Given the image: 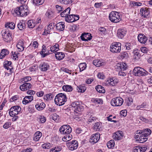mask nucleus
Here are the masks:
<instances>
[{
  "label": "nucleus",
  "mask_w": 152,
  "mask_h": 152,
  "mask_svg": "<svg viewBox=\"0 0 152 152\" xmlns=\"http://www.w3.org/2000/svg\"><path fill=\"white\" fill-rule=\"evenodd\" d=\"M66 100V95L64 94L60 93L56 95L55 97L54 101L56 104L60 106L64 104Z\"/></svg>",
  "instance_id": "1"
},
{
  "label": "nucleus",
  "mask_w": 152,
  "mask_h": 152,
  "mask_svg": "<svg viewBox=\"0 0 152 152\" xmlns=\"http://www.w3.org/2000/svg\"><path fill=\"white\" fill-rule=\"evenodd\" d=\"M15 13L20 16H27L28 13V9L23 6L17 7L15 10Z\"/></svg>",
  "instance_id": "2"
},
{
  "label": "nucleus",
  "mask_w": 152,
  "mask_h": 152,
  "mask_svg": "<svg viewBox=\"0 0 152 152\" xmlns=\"http://www.w3.org/2000/svg\"><path fill=\"white\" fill-rule=\"evenodd\" d=\"M109 18L110 21L115 23L119 22L121 20L119 13L115 11H112L110 14Z\"/></svg>",
  "instance_id": "3"
},
{
  "label": "nucleus",
  "mask_w": 152,
  "mask_h": 152,
  "mask_svg": "<svg viewBox=\"0 0 152 152\" xmlns=\"http://www.w3.org/2000/svg\"><path fill=\"white\" fill-rule=\"evenodd\" d=\"M134 75L136 76H143L148 75V72L140 67L135 68L133 70Z\"/></svg>",
  "instance_id": "4"
},
{
  "label": "nucleus",
  "mask_w": 152,
  "mask_h": 152,
  "mask_svg": "<svg viewBox=\"0 0 152 152\" xmlns=\"http://www.w3.org/2000/svg\"><path fill=\"white\" fill-rule=\"evenodd\" d=\"M141 132V130L137 131L134 135V138L136 139L137 140L139 141L140 143H143L147 140L148 138L142 134Z\"/></svg>",
  "instance_id": "5"
},
{
  "label": "nucleus",
  "mask_w": 152,
  "mask_h": 152,
  "mask_svg": "<svg viewBox=\"0 0 152 152\" xmlns=\"http://www.w3.org/2000/svg\"><path fill=\"white\" fill-rule=\"evenodd\" d=\"M81 104V102L77 101L73 102L71 105L74 108V111L78 113V112L83 111L84 110L83 107Z\"/></svg>",
  "instance_id": "6"
},
{
  "label": "nucleus",
  "mask_w": 152,
  "mask_h": 152,
  "mask_svg": "<svg viewBox=\"0 0 152 152\" xmlns=\"http://www.w3.org/2000/svg\"><path fill=\"white\" fill-rule=\"evenodd\" d=\"M124 100L120 97H118L113 99L111 101V104L113 106H120L123 104Z\"/></svg>",
  "instance_id": "7"
},
{
  "label": "nucleus",
  "mask_w": 152,
  "mask_h": 152,
  "mask_svg": "<svg viewBox=\"0 0 152 152\" xmlns=\"http://www.w3.org/2000/svg\"><path fill=\"white\" fill-rule=\"evenodd\" d=\"M121 44L120 42H116L113 44L110 47V51L112 52L119 53L121 49Z\"/></svg>",
  "instance_id": "8"
},
{
  "label": "nucleus",
  "mask_w": 152,
  "mask_h": 152,
  "mask_svg": "<svg viewBox=\"0 0 152 152\" xmlns=\"http://www.w3.org/2000/svg\"><path fill=\"white\" fill-rule=\"evenodd\" d=\"M21 107L18 106H15L12 107L10 110L9 113L10 115L13 117L18 114L21 111Z\"/></svg>",
  "instance_id": "9"
},
{
  "label": "nucleus",
  "mask_w": 152,
  "mask_h": 152,
  "mask_svg": "<svg viewBox=\"0 0 152 152\" xmlns=\"http://www.w3.org/2000/svg\"><path fill=\"white\" fill-rule=\"evenodd\" d=\"M59 131L61 134H69L71 132L72 129L68 125H64L60 127Z\"/></svg>",
  "instance_id": "10"
},
{
  "label": "nucleus",
  "mask_w": 152,
  "mask_h": 152,
  "mask_svg": "<svg viewBox=\"0 0 152 152\" xmlns=\"http://www.w3.org/2000/svg\"><path fill=\"white\" fill-rule=\"evenodd\" d=\"M2 35L4 41L7 42H8L11 40L12 37L11 34L8 31L5 30L2 31Z\"/></svg>",
  "instance_id": "11"
},
{
  "label": "nucleus",
  "mask_w": 152,
  "mask_h": 152,
  "mask_svg": "<svg viewBox=\"0 0 152 152\" xmlns=\"http://www.w3.org/2000/svg\"><path fill=\"white\" fill-rule=\"evenodd\" d=\"M79 19L78 15L72 14L68 15L65 18V20L67 22L72 23L78 20Z\"/></svg>",
  "instance_id": "12"
},
{
  "label": "nucleus",
  "mask_w": 152,
  "mask_h": 152,
  "mask_svg": "<svg viewBox=\"0 0 152 152\" xmlns=\"http://www.w3.org/2000/svg\"><path fill=\"white\" fill-rule=\"evenodd\" d=\"M100 134L97 133L92 135L89 140L90 142L92 144L96 143L100 139Z\"/></svg>",
  "instance_id": "13"
},
{
  "label": "nucleus",
  "mask_w": 152,
  "mask_h": 152,
  "mask_svg": "<svg viewBox=\"0 0 152 152\" xmlns=\"http://www.w3.org/2000/svg\"><path fill=\"white\" fill-rule=\"evenodd\" d=\"M69 143L68 148L70 150L73 151L76 149L78 147L77 142L75 140H73L72 142H69Z\"/></svg>",
  "instance_id": "14"
},
{
  "label": "nucleus",
  "mask_w": 152,
  "mask_h": 152,
  "mask_svg": "<svg viewBox=\"0 0 152 152\" xmlns=\"http://www.w3.org/2000/svg\"><path fill=\"white\" fill-rule=\"evenodd\" d=\"M32 87V85L30 83L26 82L20 86V88L21 91H25L31 89Z\"/></svg>",
  "instance_id": "15"
},
{
  "label": "nucleus",
  "mask_w": 152,
  "mask_h": 152,
  "mask_svg": "<svg viewBox=\"0 0 152 152\" xmlns=\"http://www.w3.org/2000/svg\"><path fill=\"white\" fill-rule=\"evenodd\" d=\"M118 82V80L114 78H108L106 82L107 84H109L111 86L116 85Z\"/></svg>",
  "instance_id": "16"
},
{
  "label": "nucleus",
  "mask_w": 152,
  "mask_h": 152,
  "mask_svg": "<svg viewBox=\"0 0 152 152\" xmlns=\"http://www.w3.org/2000/svg\"><path fill=\"white\" fill-rule=\"evenodd\" d=\"M117 70H121L124 71L126 70L127 68V66L126 64L124 62L121 63H120L118 64L117 65Z\"/></svg>",
  "instance_id": "17"
},
{
  "label": "nucleus",
  "mask_w": 152,
  "mask_h": 152,
  "mask_svg": "<svg viewBox=\"0 0 152 152\" xmlns=\"http://www.w3.org/2000/svg\"><path fill=\"white\" fill-rule=\"evenodd\" d=\"M92 37L91 34L89 33H84L82 34L80 36L81 39L83 41H88L90 40Z\"/></svg>",
  "instance_id": "18"
},
{
  "label": "nucleus",
  "mask_w": 152,
  "mask_h": 152,
  "mask_svg": "<svg viewBox=\"0 0 152 152\" xmlns=\"http://www.w3.org/2000/svg\"><path fill=\"white\" fill-rule=\"evenodd\" d=\"M146 149V147H141L137 146L133 148V152H145Z\"/></svg>",
  "instance_id": "19"
},
{
  "label": "nucleus",
  "mask_w": 152,
  "mask_h": 152,
  "mask_svg": "<svg viewBox=\"0 0 152 152\" xmlns=\"http://www.w3.org/2000/svg\"><path fill=\"white\" fill-rule=\"evenodd\" d=\"M137 37L138 41L141 43L145 44L147 41V37L143 34H139Z\"/></svg>",
  "instance_id": "20"
},
{
  "label": "nucleus",
  "mask_w": 152,
  "mask_h": 152,
  "mask_svg": "<svg viewBox=\"0 0 152 152\" xmlns=\"http://www.w3.org/2000/svg\"><path fill=\"white\" fill-rule=\"evenodd\" d=\"M142 16L143 18H146L150 14L149 10L147 8H142L140 10Z\"/></svg>",
  "instance_id": "21"
},
{
  "label": "nucleus",
  "mask_w": 152,
  "mask_h": 152,
  "mask_svg": "<svg viewBox=\"0 0 152 152\" xmlns=\"http://www.w3.org/2000/svg\"><path fill=\"white\" fill-rule=\"evenodd\" d=\"M126 31L124 29H119L118 31L117 35L118 38L122 39L126 34Z\"/></svg>",
  "instance_id": "22"
},
{
  "label": "nucleus",
  "mask_w": 152,
  "mask_h": 152,
  "mask_svg": "<svg viewBox=\"0 0 152 152\" xmlns=\"http://www.w3.org/2000/svg\"><path fill=\"white\" fill-rule=\"evenodd\" d=\"M65 25L64 23L63 22H60L56 25V28L57 30L62 31L64 30Z\"/></svg>",
  "instance_id": "23"
},
{
  "label": "nucleus",
  "mask_w": 152,
  "mask_h": 152,
  "mask_svg": "<svg viewBox=\"0 0 152 152\" xmlns=\"http://www.w3.org/2000/svg\"><path fill=\"white\" fill-rule=\"evenodd\" d=\"M45 107V104L44 102H37L35 105V107L38 110H43Z\"/></svg>",
  "instance_id": "24"
},
{
  "label": "nucleus",
  "mask_w": 152,
  "mask_h": 152,
  "mask_svg": "<svg viewBox=\"0 0 152 152\" xmlns=\"http://www.w3.org/2000/svg\"><path fill=\"white\" fill-rule=\"evenodd\" d=\"M55 24V23H50L49 25L47 27V31L45 32V31L44 32V33L46 34H49L50 32V31L53 30L54 28Z\"/></svg>",
  "instance_id": "25"
},
{
  "label": "nucleus",
  "mask_w": 152,
  "mask_h": 152,
  "mask_svg": "<svg viewBox=\"0 0 152 152\" xmlns=\"http://www.w3.org/2000/svg\"><path fill=\"white\" fill-rule=\"evenodd\" d=\"M49 66V65L47 63L43 62L40 65L39 68L42 71H45L48 70Z\"/></svg>",
  "instance_id": "26"
},
{
  "label": "nucleus",
  "mask_w": 152,
  "mask_h": 152,
  "mask_svg": "<svg viewBox=\"0 0 152 152\" xmlns=\"http://www.w3.org/2000/svg\"><path fill=\"white\" fill-rule=\"evenodd\" d=\"M4 67L7 70H9L10 72H11V69H12V62L10 61H6L4 65Z\"/></svg>",
  "instance_id": "27"
},
{
  "label": "nucleus",
  "mask_w": 152,
  "mask_h": 152,
  "mask_svg": "<svg viewBox=\"0 0 152 152\" xmlns=\"http://www.w3.org/2000/svg\"><path fill=\"white\" fill-rule=\"evenodd\" d=\"M42 134L39 131L37 132L34 134L33 140L35 141H38L41 137Z\"/></svg>",
  "instance_id": "28"
},
{
  "label": "nucleus",
  "mask_w": 152,
  "mask_h": 152,
  "mask_svg": "<svg viewBox=\"0 0 152 152\" xmlns=\"http://www.w3.org/2000/svg\"><path fill=\"white\" fill-rule=\"evenodd\" d=\"M71 9L70 7H68L64 10L62 12H61L60 15L62 17H66L70 13Z\"/></svg>",
  "instance_id": "29"
},
{
  "label": "nucleus",
  "mask_w": 152,
  "mask_h": 152,
  "mask_svg": "<svg viewBox=\"0 0 152 152\" xmlns=\"http://www.w3.org/2000/svg\"><path fill=\"white\" fill-rule=\"evenodd\" d=\"M55 57L56 58L59 60H62L65 57V55L64 53L61 52L55 53Z\"/></svg>",
  "instance_id": "30"
},
{
  "label": "nucleus",
  "mask_w": 152,
  "mask_h": 152,
  "mask_svg": "<svg viewBox=\"0 0 152 152\" xmlns=\"http://www.w3.org/2000/svg\"><path fill=\"white\" fill-rule=\"evenodd\" d=\"M9 51L6 49H4L1 50L0 54V58L3 59L4 57L9 54Z\"/></svg>",
  "instance_id": "31"
},
{
  "label": "nucleus",
  "mask_w": 152,
  "mask_h": 152,
  "mask_svg": "<svg viewBox=\"0 0 152 152\" xmlns=\"http://www.w3.org/2000/svg\"><path fill=\"white\" fill-rule=\"evenodd\" d=\"M122 132V131H118L115 133L114 139L115 140H120L123 137Z\"/></svg>",
  "instance_id": "32"
},
{
  "label": "nucleus",
  "mask_w": 152,
  "mask_h": 152,
  "mask_svg": "<svg viewBox=\"0 0 152 152\" xmlns=\"http://www.w3.org/2000/svg\"><path fill=\"white\" fill-rule=\"evenodd\" d=\"M45 15L48 18L51 19L53 17L54 13L51 10H48L46 13Z\"/></svg>",
  "instance_id": "33"
},
{
  "label": "nucleus",
  "mask_w": 152,
  "mask_h": 152,
  "mask_svg": "<svg viewBox=\"0 0 152 152\" xmlns=\"http://www.w3.org/2000/svg\"><path fill=\"white\" fill-rule=\"evenodd\" d=\"M62 89L64 91L67 92H71L73 89L72 87L71 86L69 85L63 86L62 87Z\"/></svg>",
  "instance_id": "34"
},
{
  "label": "nucleus",
  "mask_w": 152,
  "mask_h": 152,
  "mask_svg": "<svg viewBox=\"0 0 152 152\" xmlns=\"http://www.w3.org/2000/svg\"><path fill=\"white\" fill-rule=\"evenodd\" d=\"M5 27L8 28H9L11 29H14L15 26V24L12 22H8L6 23L5 25Z\"/></svg>",
  "instance_id": "35"
},
{
  "label": "nucleus",
  "mask_w": 152,
  "mask_h": 152,
  "mask_svg": "<svg viewBox=\"0 0 152 152\" xmlns=\"http://www.w3.org/2000/svg\"><path fill=\"white\" fill-rule=\"evenodd\" d=\"M141 133H142V134L144 135L147 137L148 135H150L151 134V131L150 129H145L142 131L141 130Z\"/></svg>",
  "instance_id": "36"
},
{
  "label": "nucleus",
  "mask_w": 152,
  "mask_h": 152,
  "mask_svg": "<svg viewBox=\"0 0 152 152\" xmlns=\"http://www.w3.org/2000/svg\"><path fill=\"white\" fill-rule=\"evenodd\" d=\"M72 138V136L70 134H65V135L62 139L63 141L64 142L69 141Z\"/></svg>",
  "instance_id": "37"
},
{
  "label": "nucleus",
  "mask_w": 152,
  "mask_h": 152,
  "mask_svg": "<svg viewBox=\"0 0 152 152\" xmlns=\"http://www.w3.org/2000/svg\"><path fill=\"white\" fill-rule=\"evenodd\" d=\"M96 89L98 92L100 93H104L105 92L104 88L100 85L96 86Z\"/></svg>",
  "instance_id": "38"
},
{
  "label": "nucleus",
  "mask_w": 152,
  "mask_h": 152,
  "mask_svg": "<svg viewBox=\"0 0 152 152\" xmlns=\"http://www.w3.org/2000/svg\"><path fill=\"white\" fill-rule=\"evenodd\" d=\"M50 54L53 52L54 51L56 52L58 51L59 50L58 45L57 44H56L55 45L53 46L52 47H51L50 48Z\"/></svg>",
  "instance_id": "39"
},
{
  "label": "nucleus",
  "mask_w": 152,
  "mask_h": 152,
  "mask_svg": "<svg viewBox=\"0 0 152 152\" xmlns=\"http://www.w3.org/2000/svg\"><path fill=\"white\" fill-rule=\"evenodd\" d=\"M93 64L97 67H99L103 65L104 63L98 60H95L93 61Z\"/></svg>",
  "instance_id": "40"
},
{
  "label": "nucleus",
  "mask_w": 152,
  "mask_h": 152,
  "mask_svg": "<svg viewBox=\"0 0 152 152\" xmlns=\"http://www.w3.org/2000/svg\"><path fill=\"white\" fill-rule=\"evenodd\" d=\"M77 90L79 92H83L86 89V88L84 85H80L77 86Z\"/></svg>",
  "instance_id": "41"
},
{
  "label": "nucleus",
  "mask_w": 152,
  "mask_h": 152,
  "mask_svg": "<svg viewBox=\"0 0 152 152\" xmlns=\"http://www.w3.org/2000/svg\"><path fill=\"white\" fill-rule=\"evenodd\" d=\"M17 26L20 30H22L26 28L25 23L20 22L18 23Z\"/></svg>",
  "instance_id": "42"
},
{
  "label": "nucleus",
  "mask_w": 152,
  "mask_h": 152,
  "mask_svg": "<svg viewBox=\"0 0 152 152\" xmlns=\"http://www.w3.org/2000/svg\"><path fill=\"white\" fill-rule=\"evenodd\" d=\"M80 72H81L84 70L86 67V64L85 63H80L79 65Z\"/></svg>",
  "instance_id": "43"
},
{
  "label": "nucleus",
  "mask_w": 152,
  "mask_h": 152,
  "mask_svg": "<svg viewBox=\"0 0 152 152\" xmlns=\"http://www.w3.org/2000/svg\"><path fill=\"white\" fill-rule=\"evenodd\" d=\"M101 123L99 122L96 123L95 124L94 129L95 130L98 131L100 130L101 128Z\"/></svg>",
  "instance_id": "44"
},
{
  "label": "nucleus",
  "mask_w": 152,
  "mask_h": 152,
  "mask_svg": "<svg viewBox=\"0 0 152 152\" xmlns=\"http://www.w3.org/2000/svg\"><path fill=\"white\" fill-rule=\"evenodd\" d=\"M46 49H42V50L40 52V54L43 57H45L46 56L50 54V50H48V53H45L46 51Z\"/></svg>",
  "instance_id": "45"
},
{
  "label": "nucleus",
  "mask_w": 152,
  "mask_h": 152,
  "mask_svg": "<svg viewBox=\"0 0 152 152\" xmlns=\"http://www.w3.org/2000/svg\"><path fill=\"white\" fill-rule=\"evenodd\" d=\"M53 98V95L51 94H46L44 97V99L47 101L51 100Z\"/></svg>",
  "instance_id": "46"
},
{
  "label": "nucleus",
  "mask_w": 152,
  "mask_h": 152,
  "mask_svg": "<svg viewBox=\"0 0 152 152\" xmlns=\"http://www.w3.org/2000/svg\"><path fill=\"white\" fill-rule=\"evenodd\" d=\"M38 121L40 122L41 123H44L46 121V118L42 115H39L37 117Z\"/></svg>",
  "instance_id": "47"
},
{
  "label": "nucleus",
  "mask_w": 152,
  "mask_h": 152,
  "mask_svg": "<svg viewBox=\"0 0 152 152\" xmlns=\"http://www.w3.org/2000/svg\"><path fill=\"white\" fill-rule=\"evenodd\" d=\"M115 145L114 141L113 140H111L109 141L107 143V146L109 148H111L113 147Z\"/></svg>",
  "instance_id": "48"
},
{
  "label": "nucleus",
  "mask_w": 152,
  "mask_h": 152,
  "mask_svg": "<svg viewBox=\"0 0 152 152\" xmlns=\"http://www.w3.org/2000/svg\"><path fill=\"white\" fill-rule=\"evenodd\" d=\"M32 44V46L34 48H38L39 45L37 41H34L32 43V42L30 44V45L26 49H27L28 50L29 48H30V46H31Z\"/></svg>",
  "instance_id": "49"
},
{
  "label": "nucleus",
  "mask_w": 152,
  "mask_h": 152,
  "mask_svg": "<svg viewBox=\"0 0 152 152\" xmlns=\"http://www.w3.org/2000/svg\"><path fill=\"white\" fill-rule=\"evenodd\" d=\"M27 24L28 25V27L30 28H33L35 26V23H33L32 20H29L27 22Z\"/></svg>",
  "instance_id": "50"
},
{
  "label": "nucleus",
  "mask_w": 152,
  "mask_h": 152,
  "mask_svg": "<svg viewBox=\"0 0 152 152\" xmlns=\"http://www.w3.org/2000/svg\"><path fill=\"white\" fill-rule=\"evenodd\" d=\"M61 150V148L60 146H58L53 148L50 150V152H57L60 151Z\"/></svg>",
  "instance_id": "51"
},
{
  "label": "nucleus",
  "mask_w": 152,
  "mask_h": 152,
  "mask_svg": "<svg viewBox=\"0 0 152 152\" xmlns=\"http://www.w3.org/2000/svg\"><path fill=\"white\" fill-rule=\"evenodd\" d=\"M61 3L65 4H71L72 3V0H58Z\"/></svg>",
  "instance_id": "52"
},
{
  "label": "nucleus",
  "mask_w": 152,
  "mask_h": 152,
  "mask_svg": "<svg viewBox=\"0 0 152 152\" xmlns=\"http://www.w3.org/2000/svg\"><path fill=\"white\" fill-rule=\"evenodd\" d=\"M121 58L122 59L127 58L128 56V54L126 51L122 52L120 55Z\"/></svg>",
  "instance_id": "53"
},
{
  "label": "nucleus",
  "mask_w": 152,
  "mask_h": 152,
  "mask_svg": "<svg viewBox=\"0 0 152 152\" xmlns=\"http://www.w3.org/2000/svg\"><path fill=\"white\" fill-rule=\"evenodd\" d=\"M34 3L36 5L42 4L44 2V0H32Z\"/></svg>",
  "instance_id": "54"
},
{
  "label": "nucleus",
  "mask_w": 152,
  "mask_h": 152,
  "mask_svg": "<svg viewBox=\"0 0 152 152\" xmlns=\"http://www.w3.org/2000/svg\"><path fill=\"white\" fill-rule=\"evenodd\" d=\"M115 116H113L112 115H110L108 117H107V120L108 121H110L111 122H113L115 123L117 122V121H116L112 120L113 119H115Z\"/></svg>",
  "instance_id": "55"
},
{
  "label": "nucleus",
  "mask_w": 152,
  "mask_h": 152,
  "mask_svg": "<svg viewBox=\"0 0 152 152\" xmlns=\"http://www.w3.org/2000/svg\"><path fill=\"white\" fill-rule=\"evenodd\" d=\"M93 101L94 103L98 104H102L103 102L102 99H94Z\"/></svg>",
  "instance_id": "56"
},
{
  "label": "nucleus",
  "mask_w": 152,
  "mask_h": 152,
  "mask_svg": "<svg viewBox=\"0 0 152 152\" xmlns=\"http://www.w3.org/2000/svg\"><path fill=\"white\" fill-rule=\"evenodd\" d=\"M125 47L127 50H130L132 48V46L130 43H126L125 44Z\"/></svg>",
  "instance_id": "57"
},
{
  "label": "nucleus",
  "mask_w": 152,
  "mask_h": 152,
  "mask_svg": "<svg viewBox=\"0 0 152 152\" xmlns=\"http://www.w3.org/2000/svg\"><path fill=\"white\" fill-rule=\"evenodd\" d=\"M12 55H11V58L13 59L14 60H16V59L18 58V56L17 55L18 54L17 53H16L15 52H13V51H12L11 52Z\"/></svg>",
  "instance_id": "58"
},
{
  "label": "nucleus",
  "mask_w": 152,
  "mask_h": 152,
  "mask_svg": "<svg viewBox=\"0 0 152 152\" xmlns=\"http://www.w3.org/2000/svg\"><path fill=\"white\" fill-rule=\"evenodd\" d=\"M126 104L128 106H130L133 102V99L132 98H129L126 100Z\"/></svg>",
  "instance_id": "59"
},
{
  "label": "nucleus",
  "mask_w": 152,
  "mask_h": 152,
  "mask_svg": "<svg viewBox=\"0 0 152 152\" xmlns=\"http://www.w3.org/2000/svg\"><path fill=\"white\" fill-rule=\"evenodd\" d=\"M149 75L147 77V82L149 83H152V75L149 73L148 75Z\"/></svg>",
  "instance_id": "60"
},
{
  "label": "nucleus",
  "mask_w": 152,
  "mask_h": 152,
  "mask_svg": "<svg viewBox=\"0 0 152 152\" xmlns=\"http://www.w3.org/2000/svg\"><path fill=\"white\" fill-rule=\"evenodd\" d=\"M141 51L143 53H147L148 51V49L145 47H142L140 48Z\"/></svg>",
  "instance_id": "61"
},
{
  "label": "nucleus",
  "mask_w": 152,
  "mask_h": 152,
  "mask_svg": "<svg viewBox=\"0 0 152 152\" xmlns=\"http://www.w3.org/2000/svg\"><path fill=\"white\" fill-rule=\"evenodd\" d=\"M50 143H46L42 145V147L45 149H48L50 148Z\"/></svg>",
  "instance_id": "62"
},
{
  "label": "nucleus",
  "mask_w": 152,
  "mask_h": 152,
  "mask_svg": "<svg viewBox=\"0 0 152 152\" xmlns=\"http://www.w3.org/2000/svg\"><path fill=\"white\" fill-rule=\"evenodd\" d=\"M11 124L10 122H9L6 123L3 126V127L4 128L7 129L10 126Z\"/></svg>",
  "instance_id": "63"
},
{
  "label": "nucleus",
  "mask_w": 152,
  "mask_h": 152,
  "mask_svg": "<svg viewBox=\"0 0 152 152\" xmlns=\"http://www.w3.org/2000/svg\"><path fill=\"white\" fill-rule=\"evenodd\" d=\"M98 77L100 79H103L104 77V76L103 73H99L97 75Z\"/></svg>",
  "instance_id": "64"
}]
</instances>
